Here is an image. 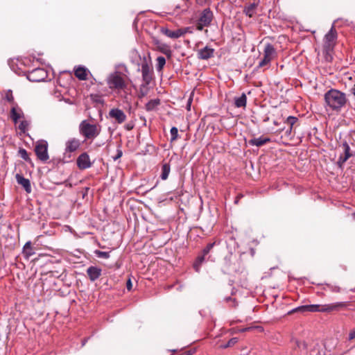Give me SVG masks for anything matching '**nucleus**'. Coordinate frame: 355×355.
Segmentation results:
<instances>
[{
  "label": "nucleus",
  "instance_id": "393cba45",
  "mask_svg": "<svg viewBox=\"0 0 355 355\" xmlns=\"http://www.w3.org/2000/svg\"><path fill=\"white\" fill-rule=\"evenodd\" d=\"M170 171H171L170 164L168 163L163 164V165L162 166V173L160 175L162 180H166L169 175Z\"/></svg>",
  "mask_w": 355,
  "mask_h": 355
},
{
  "label": "nucleus",
  "instance_id": "58836bf2",
  "mask_svg": "<svg viewBox=\"0 0 355 355\" xmlns=\"http://www.w3.org/2000/svg\"><path fill=\"white\" fill-rule=\"evenodd\" d=\"M348 340L350 341L355 340V329L350 331L349 334Z\"/></svg>",
  "mask_w": 355,
  "mask_h": 355
},
{
  "label": "nucleus",
  "instance_id": "5701e85b",
  "mask_svg": "<svg viewBox=\"0 0 355 355\" xmlns=\"http://www.w3.org/2000/svg\"><path fill=\"white\" fill-rule=\"evenodd\" d=\"M247 103L246 95L243 93L240 96L234 98V105L236 107H245Z\"/></svg>",
  "mask_w": 355,
  "mask_h": 355
},
{
  "label": "nucleus",
  "instance_id": "79ce46f5",
  "mask_svg": "<svg viewBox=\"0 0 355 355\" xmlns=\"http://www.w3.org/2000/svg\"><path fill=\"white\" fill-rule=\"evenodd\" d=\"M331 290L333 292L339 293L340 291V288L338 286H331Z\"/></svg>",
  "mask_w": 355,
  "mask_h": 355
},
{
  "label": "nucleus",
  "instance_id": "72a5a7b5",
  "mask_svg": "<svg viewBox=\"0 0 355 355\" xmlns=\"http://www.w3.org/2000/svg\"><path fill=\"white\" fill-rule=\"evenodd\" d=\"M297 118L295 117V116H288L286 120V122L290 125V130L289 132L291 131V129L293 126V125L297 122Z\"/></svg>",
  "mask_w": 355,
  "mask_h": 355
},
{
  "label": "nucleus",
  "instance_id": "b1692460",
  "mask_svg": "<svg viewBox=\"0 0 355 355\" xmlns=\"http://www.w3.org/2000/svg\"><path fill=\"white\" fill-rule=\"evenodd\" d=\"M258 6V3H252L245 8L244 12L246 15L252 17L255 14V10Z\"/></svg>",
  "mask_w": 355,
  "mask_h": 355
},
{
  "label": "nucleus",
  "instance_id": "423d86ee",
  "mask_svg": "<svg viewBox=\"0 0 355 355\" xmlns=\"http://www.w3.org/2000/svg\"><path fill=\"white\" fill-rule=\"evenodd\" d=\"M214 18L213 12L210 8L204 9L200 14V17L196 24V29L198 31H202L205 27H208L211 25Z\"/></svg>",
  "mask_w": 355,
  "mask_h": 355
},
{
  "label": "nucleus",
  "instance_id": "473e14b6",
  "mask_svg": "<svg viewBox=\"0 0 355 355\" xmlns=\"http://www.w3.org/2000/svg\"><path fill=\"white\" fill-rule=\"evenodd\" d=\"M171 142L175 141L178 137V130L176 127H172L171 130Z\"/></svg>",
  "mask_w": 355,
  "mask_h": 355
},
{
  "label": "nucleus",
  "instance_id": "7ed1b4c3",
  "mask_svg": "<svg viewBox=\"0 0 355 355\" xmlns=\"http://www.w3.org/2000/svg\"><path fill=\"white\" fill-rule=\"evenodd\" d=\"M108 87L119 94L125 91L128 84L125 80V76L119 71H114L110 73L106 80Z\"/></svg>",
  "mask_w": 355,
  "mask_h": 355
},
{
  "label": "nucleus",
  "instance_id": "a18cd8bd",
  "mask_svg": "<svg viewBox=\"0 0 355 355\" xmlns=\"http://www.w3.org/2000/svg\"><path fill=\"white\" fill-rule=\"evenodd\" d=\"M248 329H249V328L243 329L241 330V331H246Z\"/></svg>",
  "mask_w": 355,
  "mask_h": 355
},
{
  "label": "nucleus",
  "instance_id": "09e8293b",
  "mask_svg": "<svg viewBox=\"0 0 355 355\" xmlns=\"http://www.w3.org/2000/svg\"><path fill=\"white\" fill-rule=\"evenodd\" d=\"M131 128H130V125H128V130H130Z\"/></svg>",
  "mask_w": 355,
  "mask_h": 355
},
{
  "label": "nucleus",
  "instance_id": "9b49d317",
  "mask_svg": "<svg viewBox=\"0 0 355 355\" xmlns=\"http://www.w3.org/2000/svg\"><path fill=\"white\" fill-rule=\"evenodd\" d=\"M188 31L189 28H179L175 31H171L170 29L166 27H162L161 28V33L162 34L172 39H177L183 36L188 32Z\"/></svg>",
  "mask_w": 355,
  "mask_h": 355
},
{
  "label": "nucleus",
  "instance_id": "49530a36",
  "mask_svg": "<svg viewBox=\"0 0 355 355\" xmlns=\"http://www.w3.org/2000/svg\"><path fill=\"white\" fill-rule=\"evenodd\" d=\"M273 123L275 125H278V123L277 121H274Z\"/></svg>",
  "mask_w": 355,
  "mask_h": 355
},
{
  "label": "nucleus",
  "instance_id": "ddd939ff",
  "mask_svg": "<svg viewBox=\"0 0 355 355\" xmlns=\"http://www.w3.org/2000/svg\"><path fill=\"white\" fill-rule=\"evenodd\" d=\"M77 166L81 170L87 169L92 166L90 157L87 153H83L78 157Z\"/></svg>",
  "mask_w": 355,
  "mask_h": 355
},
{
  "label": "nucleus",
  "instance_id": "a211bd4d",
  "mask_svg": "<svg viewBox=\"0 0 355 355\" xmlns=\"http://www.w3.org/2000/svg\"><path fill=\"white\" fill-rule=\"evenodd\" d=\"M15 178L17 183L21 185L27 193H30L31 192V186L29 180L18 173L16 174Z\"/></svg>",
  "mask_w": 355,
  "mask_h": 355
},
{
  "label": "nucleus",
  "instance_id": "7c9ffc66",
  "mask_svg": "<svg viewBox=\"0 0 355 355\" xmlns=\"http://www.w3.org/2000/svg\"><path fill=\"white\" fill-rule=\"evenodd\" d=\"M18 154L25 161L31 162V159L26 149L19 148V150H18Z\"/></svg>",
  "mask_w": 355,
  "mask_h": 355
},
{
  "label": "nucleus",
  "instance_id": "f03ea898",
  "mask_svg": "<svg viewBox=\"0 0 355 355\" xmlns=\"http://www.w3.org/2000/svg\"><path fill=\"white\" fill-rule=\"evenodd\" d=\"M345 302H336L332 304L319 305V304H310L304 305L295 308L293 312L295 311H309V312H331L338 311L341 308L345 307Z\"/></svg>",
  "mask_w": 355,
  "mask_h": 355
},
{
  "label": "nucleus",
  "instance_id": "20e7f679",
  "mask_svg": "<svg viewBox=\"0 0 355 355\" xmlns=\"http://www.w3.org/2000/svg\"><path fill=\"white\" fill-rule=\"evenodd\" d=\"M101 126L97 124H91L87 120L83 121L79 125V132L87 139H93L99 135Z\"/></svg>",
  "mask_w": 355,
  "mask_h": 355
},
{
  "label": "nucleus",
  "instance_id": "6e6552de",
  "mask_svg": "<svg viewBox=\"0 0 355 355\" xmlns=\"http://www.w3.org/2000/svg\"><path fill=\"white\" fill-rule=\"evenodd\" d=\"M35 154L41 161H46L49 157L48 155V144L46 141L42 140L36 144L35 148Z\"/></svg>",
  "mask_w": 355,
  "mask_h": 355
},
{
  "label": "nucleus",
  "instance_id": "1a4fd4ad",
  "mask_svg": "<svg viewBox=\"0 0 355 355\" xmlns=\"http://www.w3.org/2000/svg\"><path fill=\"white\" fill-rule=\"evenodd\" d=\"M80 146V140L76 138L68 139L65 143L64 159L71 158V153L77 150Z\"/></svg>",
  "mask_w": 355,
  "mask_h": 355
},
{
  "label": "nucleus",
  "instance_id": "c03bdc74",
  "mask_svg": "<svg viewBox=\"0 0 355 355\" xmlns=\"http://www.w3.org/2000/svg\"><path fill=\"white\" fill-rule=\"evenodd\" d=\"M353 94L355 96V85H354L353 88L352 89Z\"/></svg>",
  "mask_w": 355,
  "mask_h": 355
},
{
  "label": "nucleus",
  "instance_id": "0eeeda50",
  "mask_svg": "<svg viewBox=\"0 0 355 355\" xmlns=\"http://www.w3.org/2000/svg\"><path fill=\"white\" fill-rule=\"evenodd\" d=\"M337 40V33L334 26L325 35L324 39V47L327 51H331Z\"/></svg>",
  "mask_w": 355,
  "mask_h": 355
},
{
  "label": "nucleus",
  "instance_id": "39448f33",
  "mask_svg": "<svg viewBox=\"0 0 355 355\" xmlns=\"http://www.w3.org/2000/svg\"><path fill=\"white\" fill-rule=\"evenodd\" d=\"M263 57L259 62L257 67L261 68L265 66H269L271 61H272L277 55V51L274 46L270 43L265 44L263 51Z\"/></svg>",
  "mask_w": 355,
  "mask_h": 355
},
{
  "label": "nucleus",
  "instance_id": "bb28decb",
  "mask_svg": "<svg viewBox=\"0 0 355 355\" xmlns=\"http://www.w3.org/2000/svg\"><path fill=\"white\" fill-rule=\"evenodd\" d=\"M24 252L28 257H31L35 254L34 251L33 250L32 244L31 241H27L25 243L24 246Z\"/></svg>",
  "mask_w": 355,
  "mask_h": 355
},
{
  "label": "nucleus",
  "instance_id": "4c0bfd02",
  "mask_svg": "<svg viewBox=\"0 0 355 355\" xmlns=\"http://www.w3.org/2000/svg\"><path fill=\"white\" fill-rule=\"evenodd\" d=\"M97 254H98V257L105 258V259H107L110 257L109 253L107 252L98 251L97 252Z\"/></svg>",
  "mask_w": 355,
  "mask_h": 355
},
{
  "label": "nucleus",
  "instance_id": "4468645a",
  "mask_svg": "<svg viewBox=\"0 0 355 355\" xmlns=\"http://www.w3.org/2000/svg\"><path fill=\"white\" fill-rule=\"evenodd\" d=\"M111 118L114 119L119 123H122L126 120L124 112L119 108H113L109 112Z\"/></svg>",
  "mask_w": 355,
  "mask_h": 355
},
{
  "label": "nucleus",
  "instance_id": "f257e3e1",
  "mask_svg": "<svg viewBox=\"0 0 355 355\" xmlns=\"http://www.w3.org/2000/svg\"><path fill=\"white\" fill-rule=\"evenodd\" d=\"M324 98L326 105L336 111L340 110L347 102L346 94L336 89H331L327 92Z\"/></svg>",
  "mask_w": 355,
  "mask_h": 355
},
{
  "label": "nucleus",
  "instance_id": "37998d69",
  "mask_svg": "<svg viewBox=\"0 0 355 355\" xmlns=\"http://www.w3.org/2000/svg\"><path fill=\"white\" fill-rule=\"evenodd\" d=\"M122 151L121 150H117V155L114 158V160L117 159L118 158L121 157L122 156Z\"/></svg>",
  "mask_w": 355,
  "mask_h": 355
},
{
  "label": "nucleus",
  "instance_id": "9d476101",
  "mask_svg": "<svg viewBox=\"0 0 355 355\" xmlns=\"http://www.w3.org/2000/svg\"><path fill=\"white\" fill-rule=\"evenodd\" d=\"M47 76L46 71L42 68H36L32 70L28 75V79L32 82H40Z\"/></svg>",
  "mask_w": 355,
  "mask_h": 355
},
{
  "label": "nucleus",
  "instance_id": "a878e982",
  "mask_svg": "<svg viewBox=\"0 0 355 355\" xmlns=\"http://www.w3.org/2000/svg\"><path fill=\"white\" fill-rule=\"evenodd\" d=\"M159 103L160 101L158 98L150 100L146 104V109L147 111L153 110Z\"/></svg>",
  "mask_w": 355,
  "mask_h": 355
},
{
  "label": "nucleus",
  "instance_id": "c756f323",
  "mask_svg": "<svg viewBox=\"0 0 355 355\" xmlns=\"http://www.w3.org/2000/svg\"><path fill=\"white\" fill-rule=\"evenodd\" d=\"M29 126V122L26 120H22L19 124V129L21 132L24 133L26 130H28Z\"/></svg>",
  "mask_w": 355,
  "mask_h": 355
},
{
  "label": "nucleus",
  "instance_id": "f3484780",
  "mask_svg": "<svg viewBox=\"0 0 355 355\" xmlns=\"http://www.w3.org/2000/svg\"><path fill=\"white\" fill-rule=\"evenodd\" d=\"M10 117L15 123H17L19 119L24 117V113L21 109L17 105L12 106L10 110Z\"/></svg>",
  "mask_w": 355,
  "mask_h": 355
},
{
  "label": "nucleus",
  "instance_id": "c85d7f7f",
  "mask_svg": "<svg viewBox=\"0 0 355 355\" xmlns=\"http://www.w3.org/2000/svg\"><path fill=\"white\" fill-rule=\"evenodd\" d=\"M4 98L13 105H17L14 101V96L11 90H8L5 93Z\"/></svg>",
  "mask_w": 355,
  "mask_h": 355
},
{
  "label": "nucleus",
  "instance_id": "4be33fe9",
  "mask_svg": "<svg viewBox=\"0 0 355 355\" xmlns=\"http://www.w3.org/2000/svg\"><path fill=\"white\" fill-rule=\"evenodd\" d=\"M157 48L160 52L166 55L168 58H171L172 55V51L167 44L161 42H157Z\"/></svg>",
  "mask_w": 355,
  "mask_h": 355
},
{
  "label": "nucleus",
  "instance_id": "dca6fc26",
  "mask_svg": "<svg viewBox=\"0 0 355 355\" xmlns=\"http://www.w3.org/2000/svg\"><path fill=\"white\" fill-rule=\"evenodd\" d=\"M102 270L96 266H89L87 269V274L91 282L98 279L101 275Z\"/></svg>",
  "mask_w": 355,
  "mask_h": 355
},
{
  "label": "nucleus",
  "instance_id": "412c9836",
  "mask_svg": "<svg viewBox=\"0 0 355 355\" xmlns=\"http://www.w3.org/2000/svg\"><path fill=\"white\" fill-rule=\"evenodd\" d=\"M270 141L268 137H260L258 138H254L249 141V144L251 146H256L257 147L261 146Z\"/></svg>",
  "mask_w": 355,
  "mask_h": 355
},
{
  "label": "nucleus",
  "instance_id": "2eb2a0df",
  "mask_svg": "<svg viewBox=\"0 0 355 355\" xmlns=\"http://www.w3.org/2000/svg\"><path fill=\"white\" fill-rule=\"evenodd\" d=\"M214 49L206 46L197 52L198 58L200 60H208L214 56Z\"/></svg>",
  "mask_w": 355,
  "mask_h": 355
},
{
  "label": "nucleus",
  "instance_id": "e433bc0d",
  "mask_svg": "<svg viewBox=\"0 0 355 355\" xmlns=\"http://www.w3.org/2000/svg\"><path fill=\"white\" fill-rule=\"evenodd\" d=\"M215 245V243H209L206 248L203 250V256L206 255L207 254H208L209 252V251L213 248V247Z\"/></svg>",
  "mask_w": 355,
  "mask_h": 355
},
{
  "label": "nucleus",
  "instance_id": "2f4dec72",
  "mask_svg": "<svg viewBox=\"0 0 355 355\" xmlns=\"http://www.w3.org/2000/svg\"><path fill=\"white\" fill-rule=\"evenodd\" d=\"M204 256L200 257L196 259V262L193 263V268L196 272H198L200 271V266L202 263L204 261Z\"/></svg>",
  "mask_w": 355,
  "mask_h": 355
},
{
  "label": "nucleus",
  "instance_id": "a19ab883",
  "mask_svg": "<svg viewBox=\"0 0 355 355\" xmlns=\"http://www.w3.org/2000/svg\"><path fill=\"white\" fill-rule=\"evenodd\" d=\"M146 95V92L144 91L142 89V88L141 87L139 93V97L142 98V97L145 96Z\"/></svg>",
  "mask_w": 355,
  "mask_h": 355
},
{
  "label": "nucleus",
  "instance_id": "ea45409f",
  "mask_svg": "<svg viewBox=\"0 0 355 355\" xmlns=\"http://www.w3.org/2000/svg\"><path fill=\"white\" fill-rule=\"evenodd\" d=\"M132 284L130 279H128L126 283V288L128 291H130L132 289Z\"/></svg>",
  "mask_w": 355,
  "mask_h": 355
},
{
  "label": "nucleus",
  "instance_id": "f8f14e48",
  "mask_svg": "<svg viewBox=\"0 0 355 355\" xmlns=\"http://www.w3.org/2000/svg\"><path fill=\"white\" fill-rule=\"evenodd\" d=\"M141 71L142 73L143 80L146 84H149L152 79V76L150 73V68L146 57L143 58V61L141 64Z\"/></svg>",
  "mask_w": 355,
  "mask_h": 355
},
{
  "label": "nucleus",
  "instance_id": "aec40b11",
  "mask_svg": "<svg viewBox=\"0 0 355 355\" xmlns=\"http://www.w3.org/2000/svg\"><path fill=\"white\" fill-rule=\"evenodd\" d=\"M88 72L87 68L80 66L75 69L74 74L79 80H85L87 79Z\"/></svg>",
  "mask_w": 355,
  "mask_h": 355
},
{
  "label": "nucleus",
  "instance_id": "cd10ccee",
  "mask_svg": "<svg viewBox=\"0 0 355 355\" xmlns=\"http://www.w3.org/2000/svg\"><path fill=\"white\" fill-rule=\"evenodd\" d=\"M166 64V59L162 57L159 56L157 58V65L156 68L157 71H162Z\"/></svg>",
  "mask_w": 355,
  "mask_h": 355
},
{
  "label": "nucleus",
  "instance_id": "8fccbe9b",
  "mask_svg": "<svg viewBox=\"0 0 355 355\" xmlns=\"http://www.w3.org/2000/svg\"><path fill=\"white\" fill-rule=\"evenodd\" d=\"M354 217H355V213L354 214Z\"/></svg>",
  "mask_w": 355,
  "mask_h": 355
},
{
  "label": "nucleus",
  "instance_id": "c9c22d12",
  "mask_svg": "<svg viewBox=\"0 0 355 355\" xmlns=\"http://www.w3.org/2000/svg\"><path fill=\"white\" fill-rule=\"evenodd\" d=\"M211 1L212 0H196V3L200 6L210 5Z\"/></svg>",
  "mask_w": 355,
  "mask_h": 355
},
{
  "label": "nucleus",
  "instance_id": "6ab92c4d",
  "mask_svg": "<svg viewBox=\"0 0 355 355\" xmlns=\"http://www.w3.org/2000/svg\"><path fill=\"white\" fill-rule=\"evenodd\" d=\"M343 148L344 155H340L338 159V163L340 164H344L352 155L350 154L349 146L348 145V144L347 142L343 143Z\"/></svg>",
  "mask_w": 355,
  "mask_h": 355
},
{
  "label": "nucleus",
  "instance_id": "de8ad7c7",
  "mask_svg": "<svg viewBox=\"0 0 355 355\" xmlns=\"http://www.w3.org/2000/svg\"><path fill=\"white\" fill-rule=\"evenodd\" d=\"M131 128H130V125H128V130H130Z\"/></svg>",
  "mask_w": 355,
  "mask_h": 355
},
{
  "label": "nucleus",
  "instance_id": "f704fd0d",
  "mask_svg": "<svg viewBox=\"0 0 355 355\" xmlns=\"http://www.w3.org/2000/svg\"><path fill=\"white\" fill-rule=\"evenodd\" d=\"M238 342L237 338H231L226 344L220 346L221 348L225 349L229 347H232L234 345Z\"/></svg>",
  "mask_w": 355,
  "mask_h": 355
}]
</instances>
